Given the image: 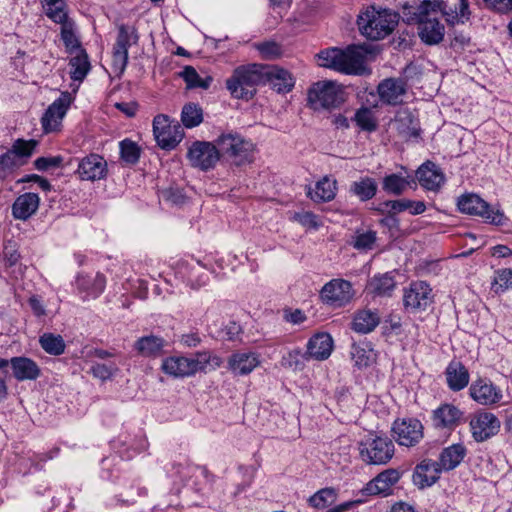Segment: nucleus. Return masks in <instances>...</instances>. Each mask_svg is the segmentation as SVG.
Returning <instances> with one entry per match:
<instances>
[{
	"mask_svg": "<svg viewBox=\"0 0 512 512\" xmlns=\"http://www.w3.org/2000/svg\"><path fill=\"white\" fill-rule=\"evenodd\" d=\"M367 50L363 46H349L342 50L328 48L317 54L318 65L349 75H361L365 71Z\"/></svg>",
	"mask_w": 512,
	"mask_h": 512,
	"instance_id": "obj_1",
	"label": "nucleus"
},
{
	"mask_svg": "<svg viewBox=\"0 0 512 512\" xmlns=\"http://www.w3.org/2000/svg\"><path fill=\"white\" fill-rule=\"evenodd\" d=\"M267 83V72L261 64L241 65L226 80V88L236 99L249 100L256 94V87Z\"/></svg>",
	"mask_w": 512,
	"mask_h": 512,
	"instance_id": "obj_2",
	"label": "nucleus"
},
{
	"mask_svg": "<svg viewBox=\"0 0 512 512\" xmlns=\"http://www.w3.org/2000/svg\"><path fill=\"white\" fill-rule=\"evenodd\" d=\"M399 21L398 13L387 9L369 7L358 16V27L362 35L370 40H380L390 35Z\"/></svg>",
	"mask_w": 512,
	"mask_h": 512,
	"instance_id": "obj_3",
	"label": "nucleus"
},
{
	"mask_svg": "<svg viewBox=\"0 0 512 512\" xmlns=\"http://www.w3.org/2000/svg\"><path fill=\"white\" fill-rule=\"evenodd\" d=\"M220 156L227 157L232 164L242 166L254 159V144L237 133H223L216 139Z\"/></svg>",
	"mask_w": 512,
	"mask_h": 512,
	"instance_id": "obj_4",
	"label": "nucleus"
},
{
	"mask_svg": "<svg viewBox=\"0 0 512 512\" xmlns=\"http://www.w3.org/2000/svg\"><path fill=\"white\" fill-rule=\"evenodd\" d=\"M359 455L363 462L371 465L388 463L394 455V443L387 436L370 433L359 442Z\"/></svg>",
	"mask_w": 512,
	"mask_h": 512,
	"instance_id": "obj_5",
	"label": "nucleus"
},
{
	"mask_svg": "<svg viewBox=\"0 0 512 512\" xmlns=\"http://www.w3.org/2000/svg\"><path fill=\"white\" fill-rule=\"evenodd\" d=\"M308 101L314 109L337 108L345 101V92L334 81H319L309 89Z\"/></svg>",
	"mask_w": 512,
	"mask_h": 512,
	"instance_id": "obj_6",
	"label": "nucleus"
},
{
	"mask_svg": "<svg viewBox=\"0 0 512 512\" xmlns=\"http://www.w3.org/2000/svg\"><path fill=\"white\" fill-rule=\"evenodd\" d=\"M153 133L157 144L166 150L175 148L183 139L182 126L172 123L166 115H157L153 120Z\"/></svg>",
	"mask_w": 512,
	"mask_h": 512,
	"instance_id": "obj_7",
	"label": "nucleus"
},
{
	"mask_svg": "<svg viewBox=\"0 0 512 512\" xmlns=\"http://www.w3.org/2000/svg\"><path fill=\"white\" fill-rule=\"evenodd\" d=\"M187 158L191 166L202 171L213 169L220 160V152L216 144L207 141H195L187 152Z\"/></svg>",
	"mask_w": 512,
	"mask_h": 512,
	"instance_id": "obj_8",
	"label": "nucleus"
},
{
	"mask_svg": "<svg viewBox=\"0 0 512 512\" xmlns=\"http://www.w3.org/2000/svg\"><path fill=\"white\" fill-rule=\"evenodd\" d=\"M443 5V0H412L403 5L402 17L410 25L427 17L439 16L440 13L445 17V12L449 11Z\"/></svg>",
	"mask_w": 512,
	"mask_h": 512,
	"instance_id": "obj_9",
	"label": "nucleus"
},
{
	"mask_svg": "<svg viewBox=\"0 0 512 512\" xmlns=\"http://www.w3.org/2000/svg\"><path fill=\"white\" fill-rule=\"evenodd\" d=\"M457 205L461 212L484 217L496 225H501L505 218L502 212L491 208L476 194L463 195L459 198Z\"/></svg>",
	"mask_w": 512,
	"mask_h": 512,
	"instance_id": "obj_10",
	"label": "nucleus"
},
{
	"mask_svg": "<svg viewBox=\"0 0 512 512\" xmlns=\"http://www.w3.org/2000/svg\"><path fill=\"white\" fill-rule=\"evenodd\" d=\"M469 426L473 439L484 442L499 432L501 423L493 413L481 411L471 416Z\"/></svg>",
	"mask_w": 512,
	"mask_h": 512,
	"instance_id": "obj_11",
	"label": "nucleus"
},
{
	"mask_svg": "<svg viewBox=\"0 0 512 512\" xmlns=\"http://www.w3.org/2000/svg\"><path fill=\"white\" fill-rule=\"evenodd\" d=\"M354 296L352 285L344 279H332L321 290V298L324 303L333 307H343Z\"/></svg>",
	"mask_w": 512,
	"mask_h": 512,
	"instance_id": "obj_12",
	"label": "nucleus"
},
{
	"mask_svg": "<svg viewBox=\"0 0 512 512\" xmlns=\"http://www.w3.org/2000/svg\"><path fill=\"white\" fill-rule=\"evenodd\" d=\"M161 368L165 374L175 378L190 377L201 371V366H199V358L196 356V354L194 357H168L163 360Z\"/></svg>",
	"mask_w": 512,
	"mask_h": 512,
	"instance_id": "obj_13",
	"label": "nucleus"
},
{
	"mask_svg": "<svg viewBox=\"0 0 512 512\" xmlns=\"http://www.w3.org/2000/svg\"><path fill=\"white\" fill-rule=\"evenodd\" d=\"M392 431L396 441L402 446H414L423 438V425L413 418L396 420Z\"/></svg>",
	"mask_w": 512,
	"mask_h": 512,
	"instance_id": "obj_14",
	"label": "nucleus"
},
{
	"mask_svg": "<svg viewBox=\"0 0 512 512\" xmlns=\"http://www.w3.org/2000/svg\"><path fill=\"white\" fill-rule=\"evenodd\" d=\"M71 104V97L68 92H64L57 98L42 116L41 123L46 133L56 131L66 115Z\"/></svg>",
	"mask_w": 512,
	"mask_h": 512,
	"instance_id": "obj_15",
	"label": "nucleus"
},
{
	"mask_svg": "<svg viewBox=\"0 0 512 512\" xmlns=\"http://www.w3.org/2000/svg\"><path fill=\"white\" fill-rule=\"evenodd\" d=\"M432 289L423 281L410 284L404 293V305L413 311L425 310L432 303Z\"/></svg>",
	"mask_w": 512,
	"mask_h": 512,
	"instance_id": "obj_16",
	"label": "nucleus"
},
{
	"mask_svg": "<svg viewBox=\"0 0 512 512\" xmlns=\"http://www.w3.org/2000/svg\"><path fill=\"white\" fill-rule=\"evenodd\" d=\"M77 173L81 180H100L107 174V163L100 155L90 154L80 160Z\"/></svg>",
	"mask_w": 512,
	"mask_h": 512,
	"instance_id": "obj_17",
	"label": "nucleus"
},
{
	"mask_svg": "<svg viewBox=\"0 0 512 512\" xmlns=\"http://www.w3.org/2000/svg\"><path fill=\"white\" fill-rule=\"evenodd\" d=\"M259 354L252 351L234 352L228 358V369L235 376H246L260 365Z\"/></svg>",
	"mask_w": 512,
	"mask_h": 512,
	"instance_id": "obj_18",
	"label": "nucleus"
},
{
	"mask_svg": "<svg viewBox=\"0 0 512 512\" xmlns=\"http://www.w3.org/2000/svg\"><path fill=\"white\" fill-rule=\"evenodd\" d=\"M469 394L475 402L483 406L494 405L502 398V392L498 387L482 379L471 384Z\"/></svg>",
	"mask_w": 512,
	"mask_h": 512,
	"instance_id": "obj_19",
	"label": "nucleus"
},
{
	"mask_svg": "<svg viewBox=\"0 0 512 512\" xmlns=\"http://www.w3.org/2000/svg\"><path fill=\"white\" fill-rule=\"evenodd\" d=\"M412 24L418 26V35L425 44L435 45L444 38L445 27L440 23L438 16L427 17V19L415 21Z\"/></svg>",
	"mask_w": 512,
	"mask_h": 512,
	"instance_id": "obj_20",
	"label": "nucleus"
},
{
	"mask_svg": "<svg viewBox=\"0 0 512 512\" xmlns=\"http://www.w3.org/2000/svg\"><path fill=\"white\" fill-rule=\"evenodd\" d=\"M406 91V83L402 79L388 78L378 85L380 100L388 105L401 104Z\"/></svg>",
	"mask_w": 512,
	"mask_h": 512,
	"instance_id": "obj_21",
	"label": "nucleus"
},
{
	"mask_svg": "<svg viewBox=\"0 0 512 512\" xmlns=\"http://www.w3.org/2000/svg\"><path fill=\"white\" fill-rule=\"evenodd\" d=\"M441 471L442 468L437 461L424 459L415 468L413 482L422 489L430 487L437 482Z\"/></svg>",
	"mask_w": 512,
	"mask_h": 512,
	"instance_id": "obj_22",
	"label": "nucleus"
},
{
	"mask_svg": "<svg viewBox=\"0 0 512 512\" xmlns=\"http://www.w3.org/2000/svg\"><path fill=\"white\" fill-rule=\"evenodd\" d=\"M399 478L400 474L397 470L387 469L367 483L363 492L367 495H388L392 486L398 482Z\"/></svg>",
	"mask_w": 512,
	"mask_h": 512,
	"instance_id": "obj_23",
	"label": "nucleus"
},
{
	"mask_svg": "<svg viewBox=\"0 0 512 512\" xmlns=\"http://www.w3.org/2000/svg\"><path fill=\"white\" fill-rule=\"evenodd\" d=\"M463 412L456 406L451 404H443L432 413V423L438 429H453L455 428L461 418Z\"/></svg>",
	"mask_w": 512,
	"mask_h": 512,
	"instance_id": "obj_24",
	"label": "nucleus"
},
{
	"mask_svg": "<svg viewBox=\"0 0 512 512\" xmlns=\"http://www.w3.org/2000/svg\"><path fill=\"white\" fill-rule=\"evenodd\" d=\"M333 350V340L328 333H316L307 343V356L315 360L327 359Z\"/></svg>",
	"mask_w": 512,
	"mask_h": 512,
	"instance_id": "obj_25",
	"label": "nucleus"
},
{
	"mask_svg": "<svg viewBox=\"0 0 512 512\" xmlns=\"http://www.w3.org/2000/svg\"><path fill=\"white\" fill-rule=\"evenodd\" d=\"M9 361L13 376L18 381L36 380L41 375L38 364L28 357H13Z\"/></svg>",
	"mask_w": 512,
	"mask_h": 512,
	"instance_id": "obj_26",
	"label": "nucleus"
},
{
	"mask_svg": "<svg viewBox=\"0 0 512 512\" xmlns=\"http://www.w3.org/2000/svg\"><path fill=\"white\" fill-rule=\"evenodd\" d=\"M416 178L420 185L427 189L435 191L444 182V176L440 169L432 162L427 161L416 171Z\"/></svg>",
	"mask_w": 512,
	"mask_h": 512,
	"instance_id": "obj_27",
	"label": "nucleus"
},
{
	"mask_svg": "<svg viewBox=\"0 0 512 512\" xmlns=\"http://www.w3.org/2000/svg\"><path fill=\"white\" fill-rule=\"evenodd\" d=\"M393 127L405 140L417 137L419 132L418 121L408 109H400L393 121Z\"/></svg>",
	"mask_w": 512,
	"mask_h": 512,
	"instance_id": "obj_28",
	"label": "nucleus"
},
{
	"mask_svg": "<svg viewBox=\"0 0 512 512\" xmlns=\"http://www.w3.org/2000/svg\"><path fill=\"white\" fill-rule=\"evenodd\" d=\"M40 198L36 193H24L12 205V214L19 220H27L39 207Z\"/></svg>",
	"mask_w": 512,
	"mask_h": 512,
	"instance_id": "obj_29",
	"label": "nucleus"
},
{
	"mask_svg": "<svg viewBox=\"0 0 512 512\" xmlns=\"http://www.w3.org/2000/svg\"><path fill=\"white\" fill-rule=\"evenodd\" d=\"M380 323V315L377 310L362 309L355 312L351 328L360 334L372 332Z\"/></svg>",
	"mask_w": 512,
	"mask_h": 512,
	"instance_id": "obj_30",
	"label": "nucleus"
},
{
	"mask_svg": "<svg viewBox=\"0 0 512 512\" xmlns=\"http://www.w3.org/2000/svg\"><path fill=\"white\" fill-rule=\"evenodd\" d=\"M448 387L452 391H460L469 383V372L459 361H452L445 371Z\"/></svg>",
	"mask_w": 512,
	"mask_h": 512,
	"instance_id": "obj_31",
	"label": "nucleus"
},
{
	"mask_svg": "<svg viewBox=\"0 0 512 512\" xmlns=\"http://www.w3.org/2000/svg\"><path fill=\"white\" fill-rule=\"evenodd\" d=\"M337 182L327 176L319 180L315 187L307 190V196L316 203L329 202L335 198Z\"/></svg>",
	"mask_w": 512,
	"mask_h": 512,
	"instance_id": "obj_32",
	"label": "nucleus"
},
{
	"mask_svg": "<svg viewBox=\"0 0 512 512\" xmlns=\"http://www.w3.org/2000/svg\"><path fill=\"white\" fill-rule=\"evenodd\" d=\"M267 72V83L278 93H286L294 87V80L291 74L284 69L265 66Z\"/></svg>",
	"mask_w": 512,
	"mask_h": 512,
	"instance_id": "obj_33",
	"label": "nucleus"
},
{
	"mask_svg": "<svg viewBox=\"0 0 512 512\" xmlns=\"http://www.w3.org/2000/svg\"><path fill=\"white\" fill-rule=\"evenodd\" d=\"M165 341L163 338L148 335L139 338L134 343V349L142 357H157L161 354Z\"/></svg>",
	"mask_w": 512,
	"mask_h": 512,
	"instance_id": "obj_34",
	"label": "nucleus"
},
{
	"mask_svg": "<svg viewBox=\"0 0 512 512\" xmlns=\"http://www.w3.org/2000/svg\"><path fill=\"white\" fill-rule=\"evenodd\" d=\"M415 183V179L412 176H402L398 173H392L383 178L382 189L388 194L399 196Z\"/></svg>",
	"mask_w": 512,
	"mask_h": 512,
	"instance_id": "obj_35",
	"label": "nucleus"
},
{
	"mask_svg": "<svg viewBox=\"0 0 512 512\" xmlns=\"http://www.w3.org/2000/svg\"><path fill=\"white\" fill-rule=\"evenodd\" d=\"M465 454L466 449L462 444H453L441 452L438 463L442 470L449 471L461 463Z\"/></svg>",
	"mask_w": 512,
	"mask_h": 512,
	"instance_id": "obj_36",
	"label": "nucleus"
},
{
	"mask_svg": "<svg viewBox=\"0 0 512 512\" xmlns=\"http://www.w3.org/2000/svg\"><path fill=\"white\" fill-rule=\"evenodd\" d=\"M45 14L53 22L62 24L70 21L68 19L67 5L65 0H42Z\"/></svg>",
	"mask_w": 512,
	"mask_h": 512,
	"instance_id": "obj_37",
	"label": "nucleus"
},
{
	"mask_svg": "<svg viewBox=\"0 0 512 512\" xmlns=\"http://www.w3.org/2000/svg\"><path fill=\"white\" fill-rule=\"evenodd\" d=\"M70 76L75 81H82L90 71L88 55L83 49H78L76 55L70 59Z\"/></svg>",
	"mask_w": 512,
	"mask_h": 512,
	"instance_id": "obj_38",
	"label": "nucleus"
},
{
	"mask_svg": "<svg viewBox=\"0 0 512 512\" xmlns=\"http://www.w3.org/2000/svg\"><path fill=\"white\" fill-rule=\"evenodd\" d=\"M394 287V278L389 273L375 275L367 285L368 291L378 296L390 295Z\"/></svg>",
	"mask_w": 512,
	"mask_h": 512,
	"instance_id": "obj_39",
	"label": "nucleus"
},
{
	"mask_svg": "<svg viewBox=\"0 0 512 512\" xmlns=\"http://www.w3.org/2000/svg\"><path fill=\"white\" fill-rule=\"evenodd\" d=\"M350 192L357 196L361 201H367L376 195L377 183L373 178L364 177L351 184Z\"/></svg>",
	"mask_w": 512,
	"mask_h": 512,
	"instance_id": "obj_40",
	"label": "nucleus"
},
{
	"mask_svg": "<svg viewBox=\"0 0 512 512\" xmlns=\"http://www.w3.org/2000/svg\"><path fill=\"white\" fill-rule=\"evenodd\" d=\"M41 348L48 354L59 356L65 351V341L61 335L44 333L39 338Z\"/></svg>",
	"mask_w": 512,
	"mask_h": 512,
	"instance_id": "obj_41",
	"label": "nucleus"
},
{
	"mask_svg": "<svg viewBox=\"0 0 512 512\" xmlns=\"http://www.w3.org/2000/svg\"><path fill=\"white\" fill-rule=\"evenodd\" d=\"M351 357L355 365L361 368L369 366L374 361L375 354L369 343L361 342L352 345Z\"/></svg>",
	"mask_w": 512,
	"mask_h": 512,
	"instance_id": "obj_42",
	"label": "nucleus"
},
{
	"mask_svg": "<svg viewBox=\"0 0 512 512\" xmlns=\"http://www.w3.org/2000/svg\"><path fill=\"white\" fill-rule=\"evenodd\" d=\"M181 120L186 128L198 126L203 121L201 107L194 103L186 104L182 109Z\"/></svg>",
	"mask_w": 512,
	"mask_h": 512,
	"instance_id": "obj_43",
	"label": "nucleus"
},
{
	"mask_svg": "<svg viewBox=\"0 0 512 512\" xmlns=\"http://www.w3.org/2000/svg\"><path fill=\"white\" fill-rule=\"evenodd\" d=\"M459 5L451 12H445V20L450 25L464 24L470 19L471 12L467 0H458Z\"/></svg>",
	"mask_w": 512,
	"mask_h": 512,
	"instance_id": "obj_44",
	"label": "nucleus"
},
{
	"mask_svg": "<svg viewBox=\"0 0 512 512\" xmlns=\"http://www.w3.org/2000/svg\"><path fill=\"white\" fill-rule=\"evenodd\" d=\"M179 75L184 79L188 88L207 89L212 81L211 77L202 79L192 66H186Z\"/></svg>",
	"mask_w": 512,
	"mask_h": 512,
	"instance_id": "obj_45",
	"label": "nucleus"
},
{
	"mask_svg": "<svg viewBox=\"0 0 512 512\" xmlns=\"http://www.w3.org/2000/svg\"><path fill=\"white\" fill-rule=\"evenodd\" d=\"M336 498L337 493L335 489L323 488L310 497L309 503L315 508L323 509L332 505L336 501Z\"/></svg>",
	"mask_w": 512,
	"mask_h": 512,
	"instance_id": "obj_46",
	"label": "nucleus"
},
{
	"mask_svg": "<svg viewBox=\"0 0 512 512\" xmlns=\"http://www.w3.org/2000/svg\"><path fill=\"white\" fill-rule=\"evenodd\" d=\"M37 145H38V142L34 139H31V140L18 139L14 142V144L12 145V148L8 152L12 153V155L15 157V159H19L20 161H23L22 159H27L33 154V151Z\"/></svg>",
	"mask_w": 512,
	"mask_h": 512,
	"instance_id": "obj_47",
	"label": "nucleus"
},
{
	"mask_svg": "<svg viewBox=\"0 0 512 512\" xmlns=\"http://www.w3.org/2000/svg\"><path fill=\"white\" fill-rule=\"evenodd\" d=\"M120 156L127 164H135L140 157V147L130 139H124L120 142Z\"/></svg>",
	"mask_w": 512,
	"mask_h": 512,
	"instance_id": "obj_48",
	"label": "nucleus"
},
{
	"mask_svg": "<svg viewBox=\"0 0 512 512\" xmlns=\"http://www.w3.org/2000/svg\"><path fill=\"white\" fill-rule=\"evenodd\" d=\"M61 39L67 50L72 52L73 50L78 51L80 48V43L74 33V23L73 21H68L66 23L61 24Z\"/></svg>",
	"mask_w": 512,
	"mask_h": 512,
	"instance_id": "obj_49",
	"label": "nucleus"
},
{
	"mask_svg": "<svg viewBox=\"0 0 512 512\" xmlns=\"http://www.w3.org/2000/svg\"><path fill=\"white\" fill-rule=\"evenodd\" d=\"M512 288V269L505 268L496 271L492 282V289L495 293H502Z\"/></svg>",
	"mask_w": 512,
	"mask_h": 512,
	"instance_id": "obj_50",
	"label": "nucleus"
},
{
	"mask_svg": "<svg viewBox=\"0 0 512 512\" xmlns=\"http://www.w3.org/2000/svg\"><path fill=\"white\" fill-rule=\"evenodd\" d=\"M376 232L375 231H366L362 233H358L352 242V245L357 250H370L373 248V245L376 242Z\"/></svg>",
	"mask_w": 512,
	"mask_h": 512,
	"instance_id": "obj_51",
	"label": "nucleus"
},
{
	"mask_svg": "<svg viewBox=\"0 0 512 512\" xmlns=\"http://www.w3.org/2000/svg\"><path fill=\"white\" fill-rule=\"evenodd\" d=\"M24 161L15 159L8 151L0 156V179L5 178L14 168L22 166Z\"/></svg>",
	"mask_w": 512,
	"mask_h": 512,
	"instance_id": "obj_52",
	"label": "nucleus"
},
{
	"mask_svg": "<svg viewBox=\"0 0 512 512\" xmlns=\"http://www.w3.org/2000/svg\"><path fill=\"white\" fill-rule=\"evenodd\" d=\"M354 120L363 130L373 131L376 129V123L372 112L368 108L358 110L354 116Z\"/></svg>",
	"mask_w": 512,
	"mask_h": 512,
	"instance_id": "obj_53",
	"label": "nucleus"
},
{
	"mask_svg": "<svg viewBox=\"0 0 512 512\" xmlns=\"http://www.w3.org/2000/svg\"><path fill=\"white\" fill-rule=\"evenodd\" d=\"M118 371V368L115 364H102V363H95L91 366L90 372L95 378H98L102 381H106L108 379H111L112 376Z\"/></svg>",
	"mask_w": 512,
	"mask_h": 512,
	"instance_id": "obj_54",
	"label": "nucleus"
},
{
	"mask_svg": "<svg viewBox=\"0 0 512 512\" xmlns=\"http://www.w3.org/2000/svg\"><path fill=\"white\" fill-rule=\"evenodd\" d=\"M79 288L88 290L91 294L97 296L105 288V278L103 275L97 274L94 278L93 284L90 286L85 277H80L77 281Z\"/></svg>",
	"mask_w": 512,
	"mask_h": 512,
	"instance_id": "obj_55",
	"label": "nucleus"
},
{
	"mask_svg": "<svg viewBox=\"0 0 512 512\" xmlns=\"http://www.w3.org/2000/svg\"><path fill=\"white\" fill-rule=\"evenodd\" d=\"M199 358V366L201 371H204L206 366L210 364L214 369L221 367L223 360L221 357L210 353L209 351H199L196 353Z\"/></svg>",
	"mask_w": 512,
	"mask_h": 512,
	"instance_id": "obj_56",
	"label": "nucleus"
},
{
	"mask_svg": "<svg viewBox=\"0 0 512 512\" xmlns=\"http://www.w3.org/2000/svg\"><path fill=\"white\" fill-rule=\"evenodd\" d=\"M410 200H387L382 204V208H379L381 212L388 211L390 215L397 214L409 209Z\"/></svg>",
	"mask_w": 512,
	"mask_h": 512,
	"instance_id": "obj_57",
	"label": "nucleus"
},
{
	"mask_svg": "<svg viewBox=\"0 0 512 512\" xmlns=\"http://www.w3.org/2000/svg\"><path fill=\"white\" fill-rule=\"evenodd\" d=\"M485 5L500 14H508L512 11V0H483Z\"/></svg>",
	"mask_w": 512,
	"mask_h": 512,
	"instance_id": "obj_58",
	"label": "nucleus"
},
{
	"mask_svg": "<svg viewBox=\"0 0 512 512\" xmlns=\"http://www.w3.org/2000/svg\"><path fill=\"white\" fill-rule=\"evenodd\" d=\"M262 56L266 59L276 58L281 54V49L275 42H265L257 46Z\"/></svg>",
	"mask_w": 512,
	"mask_h": 512,
	"instance_id": "obj_59",
	"label": "nucleus"
},
{
	"mask_svg": "<svg viewBox=\"0 0 512 512\" xmlns=\"http://www.w3.org/2000/svg\"><path fill=\"white\" fill-rule=\"evenodd\" d=\"M61 162V157H39L35 160L34 165L36 169L44 171L51 167H58Z\"/></svg>",
	"mask_w": 512,
	"mask_h": 512,
	"instance_id": "obj_60",
	"label": "nucleus"
},
{
	"mask_svg": "<svg viewBox=\"0 0 512 512\" xmlns=\"http://www.w3.org/2000/svg\"><path fill=\"white\" fill-rule=\"evenodd\" d=\"M3 252H4V256L7 259L10 266L14 265L18 261L19 254H18L16 242H14L12 240L7 241L6 244L4 245Z\"/></svg>",
	"mask_w": 512,
	"mask_h": 512,
	"instance_id": "obj_61",
	"label": "nucleus"
},
{
	"mask_svg": "<svg viewBox=\"0 0 512 512\" xmlns=\"http://www.w3.org/2000/svg\"><path fill=\"white\" fill-rule=\"evenodd\" d=\"M283 318L286 322H289L292 324H300L306 320V315L300 309H295V310L285 309L283 311Z\"/></svg>",
	"mask_w": 512,
	"mask_h": 512,
	"instance_id": "obj_62",
	"label": "nucleus"
},
{
	"mask_svg": "<svg viewBox=\"0 0 512 512\" xmlns=\"http://www.w3.org/2000/svg\"><path fill=\"white\" fill-rule=\"evenodd\" d=\"M296 219L301 223L303 226L310 227V228H318L319 222L317 219V216L312 212H303L296 215Z\"/></svg>",
	"mask_w": 512,
	"mask_h": 512,
	"instance_id": "obj_63",
	"label": "nucleus"
},
{
	"mask_svg": "<svg viewBox=\"0 0 512 512\" xmlns=\"http://www.w3.org/2000/svg\"><path fill=\"white\" fill-rule=\"evenodd\" d=\"M180 341L184 346L192 348L201 343V338L197 333H187L182 335Z\"/></svg>",
	"mask_w": 512,
	"mask_h": 512,
	"instance_id": "obj_64",
	"label": "nucleus"
}]
</instances>
